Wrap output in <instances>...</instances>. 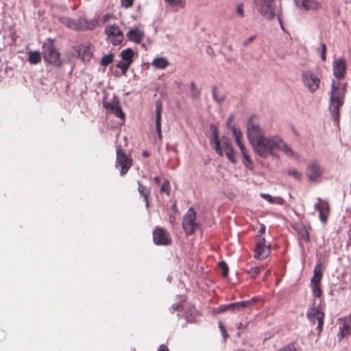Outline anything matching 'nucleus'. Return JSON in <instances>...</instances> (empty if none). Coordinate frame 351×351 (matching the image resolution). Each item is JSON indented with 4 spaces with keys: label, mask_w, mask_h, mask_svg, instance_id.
Here are the masks:
<instances>
[{
    "label": "nucleus",
    "mask_w": 351,
    "mask_h": 351,
    "mask_svg": "<svg viewBox=\"0 0 351 351\" xmlns=\"http://www.w3.org/2000/svg\"><path fill=\"white\" fill-rule=\"evenodd\" d=\"M256 10L266 19L275 18V4L274 0H255Z\"/></svg>",
    "instance_id": "4"
},
{
    "label": "nucleus",
    "mask_w": 351,
    "mask_h": 351,
    "mask_svg": "<svg viewBox=\"0 0 351 351\" xmlns=\"http://www.w3.org/2000/svg\"><path fill=\"white\" fill-rule=\"evenodd\" d=\"M130 64V62L121 60L117 63V66L121 70L123 75H125Z\"/></svg>",
    "instance_id": "32"
},
{
    "label": "nucleus",
    "mask_w": 351,
    "mask_h": 351,
    "mask_svg": "<svg viewBox=\"0 0 351 351\" xmlns=\"http://www.w3.org/2000/svg\"><path fill=\"white\" fill-rule=\"evenodd\" d=\"M165 3L175 11L185 7L186 0H165Z\"/></svg>",
    "instance_id": "27"
},
{
    "label": "nucleus",
    "mask_w": 351,
    "mask_h": 351,
    "mask_svg": "<svg viewBox=\"0 0 351 351\" xmlns=\"http://www.w3.org/2000/svg\"><path fill=\"white\" fill-rule=\"evenodd\" d=\"M333 75L337 78L341 79L344 77L346 71V62L343 58L335 60L332 64Z\"/></svg>",
    "instance_id": "16"
},
{
    "label": "nucleus",
    "mask_w": 351,
    "mask_h": 351,
    "mask_svg": "<svg viewBox=\"0 0 351 351\" xmlns=\"http://www.w3.org/2000/svg\"><path fill=\"white\" fill-rule=\"evenodd\" d=\"M295 2L298 8L305 10H314L320 7L319 3L314 0H295Z\"/></svg>",
    "instance_id": "23"
},
{
    "label": "nucleus",
    "mask_w": 351,
    "mask_h": 351,
    "mask_svg": "<svg viewBox=\"0 0 351 351\" xmlns=\"http://www.w3.org/2000/svg\"><path fill=\"white\" fill-rule=\"evenodd\" d=\"M213 99L217 101V102H221L222 101L223 99H224V97L223 95H220V96H218L217 93V90H216V88H214L213 89Z\"/></svg>",
    "instance_id": "40"
},
{
    "label": "nucleus",
    "mask_w": 351,
    "mask_h": 351,
    "mask_svg": "<svg viewBox=\"0 0 351 351\" xmlns=\"http://www.w3.org/2000/svg\"><path fill=\"white\" fill-rule=\"evenodd\" d=\"M287 173H288V175L289 176L293 177L294 179H295L297 180H300L302 179V173L299 172V171H298L295 169H290L288 171Z\"/></svg>",
    "instance_id": "35"
},
{
    "label": "nucleus",
    "mask_w": 351,
    "mask_h": 351,
    "mask_svg": "<svg viewBox=\"0 0 351 351\" xmlns=\"http://www.w3.org/2000/svg\"><path fill=\"white\" fill-rule=\"evenodd\" d=\"M158 351H169V350L165 346L161 345L160 346V348H158Z\"/></svg>",
    "instance_id": "50"
},
{
    "label": "nucleus",
    "mask_w": 351,
    "mask_h": 351,
    "mask_svg": "<svg viewBox=\"0 0 351 351\" xmlns=\"http://www.w3.org/2000/svg\"><path fill=\"white\" fill-rule=\"evenodd\" d=\"M28 60L32 64H38L41 60V55L38 51H30L29 52Z\"/></svg>",
    "instance_id": "30"
},
{
    "label": "nucleus",
    "mask_w": 351,
    "mask_h": 351,
    "mask_svg": "<svg viewBox=\"0 0 351 351\" xmlns=\"http://www.w3.org/2000/svg\"><path fill=\"white\" fill-rule=\"evenodd\" d=\"M346 319H347V321L351 326V315L350 316H348V317H346Z\"/></svg>",
    "instance_id": "52"
},
{
    "label": "nucleus",
    "mask_w": 351,
    "mask_h": 351,
    "mask_svg": "<svg viewBox=\"0 0 351 351\" xmlns=\"http://www.w3.org/2000/svg\"><path fill=\"white\" fill-rule=\"evenodd\" d=\"M153 239L157 245H168L171 241L167 232L161 228H158L154 231Z\"/></svg>",
    "instance_id": "14"
},
{
    "label": "nucleus",
    "mask_w": 351,
    "mask_h": 351,
    "mask_svg": "<svg viewBox=\"0 0 351 351\" xmlns=\"http://www.w3.org/2000/svg\"><path fill=\"white\" fill-rule=\"evenodd\" d=\"M245 328V326H243V324H242V323H239V324H237V328H238V329H242V328Z\"/></svg>",
    "instance_id": "51"
},
{
    "label": "nucleus",
    "mask_w": 351,
    "mask_h": 351,
    "mask_svg": "<svg viewBox=\"0 0 351 351\" xmlns=\"http://www.w3.org/2000/svg\"><path fill=\"white\" fill-rule=\"evenodd\" d=\"M219 266L221 268V269L222 270L223 276L226 277L228 276V269L226 264L224 262L221 261V262L219 263Z\"/></svg>",
    "instance_id": "38"
},
{
    "label": "nucleus",
    "mask_w": 351,
    "mask_h": 351,
    "mask_svg": "<svg viewBox=\"0 0 351 351\" xmlns=\"http://www.w3.org/2000/svg\"><path fill=\"white\" fill-rule=\"evenodd\" d=\"M143 156H147V154L145 152H143Z\"/></svg>",
    "instance_id": "55"
},
{
    "label": "nucleus",
    "mask_w": 351,
    "mask_h": 351,
    "mask_svg": "<svg viewBox=\"0 0 351 351\" xmlns=\"http://www.w3.org/2000/svg\"><path fill=\"white\" fill-rule=\"evenodd\" d=\"M321 53V57L322 60H326V46L324 43H320V47L317 49Z\"/></svg>",
    "instance_id": "37"
},
{
    "label": "nucleus",
    "mask_w": 351,
    "mask_h": 351,
    "mask_svg": "<svg viewBox=\"0 0 351 351\" xmlns=\"http://www.w3.org/2000/svg\"><path fill=\"white\" fill-rule=\"evenodd\" d=\"M211 128L213 130L211 138L212 147L219 155L222 156L223 154H225L227 158L232 163H234L236 160L230 140L226 137H223L219 140L217 128L213 126H211Z\"/></svg>",
    "instance_id": "3"
},
{
    "label": "nucleus",
    "mask_w": 351,
    "mask_h": 351,
    "mask_svg": "<svg viewBox=\"0 0 351 351\" xmlns=\"http://www.w3.org/2000/svg\"><path fill=\"white\" fill-rule=\"evenodd\" d=\"M106 33L114 45H119L123 39V34L116 25H108L106 28Z\"/></svg>",
    "instance_id": "9"
},
{
    "label": "nucleus",
    "mask_w": 351,
    "mask_h": 351,
    "mask_svg": "<svg viewBox=\"0 0 351 351\" xmlns=\"http://www.w3.org/2000/svg\"><path fill=\"white\" fill-rule=\"evenodd\" d=\"M93 49V47L90 44L86 43L79 46L77 51L78 56L84 62H88L92 57Z\"/></svg>",
    "instance_id": "19"
},
{
    "label": "nucleus",
    "mask_w": 351,
    "mask_h": 351,
    "mask_svg": "<svg viewBox=\"0 0 351 351\" xmlns=\"http://www.w3.org/2000/svg\"><path fill=\"white\" fill-rule=\"evenodd\" d=\"M247 136L254 152L262 158L275 156V151L281 152L288 158H296L297 153L278 134L266 135L254 118L247 124Z\"/></svg>",
    "instance_id": "1"
},
{
    "label": "nucleus",
    "mask_w": 351,
    "mask_h": 351,
    "mask_svg": "<svg viewBox=\"0 0 351 351\" xmlns=\"http://www.w3.org/2000/svg\"><path fill=\"white\" fill-rule=\"evenodd\" d=\"M293 228L301 239L306 242L309 241V233L306 226L303 223H296L294 225Z\"/></svg>",
    "instance_id": "24"
},
{
    "label": "nucleus",
    "mask_w": 351,
    "mask_h": 351,
    "mask_svg": "<svg viewBox=\"0 0 351 351\" xmlns=\"http://www.w3.org/2000/svg\"><path fill=\"white\" fill-rule=\"evenodd\" d=\"M307 317L312 321H318L319 319H324V313L317 308H311L308 311Z\"/></svg>",
    "instance_id": "26"
},
{
    "label": "nucleus",
    "mask_w": 351,
    "mask_h": 351,
    "mask_svg": "<svg viewBox=\"0 0 351 351\" xmlns=\"http://www.w3.org/2000/svg\"><path fill=\"white\" fill-rule=\"evenodd\" d=\"M270 254V245L266 244L265 238L256 243L254 257L257 259H263Z\"/></svg>",
    "instance_id": "13"
},
{
    "label": "nucleus",
    "mask_w": 351,
    "mask_h": 351,
    "mask_svg": "<svg viewBox=\"0 0 351 351\" xmlns=\"http://www.w3.org/2000/svg\"><path fill=\"white\" fill-rule=\"evenodd\" d=\"M219 324V328L221 330V335L223 337V339H226V338L228 337V332H226V329H225V327L223 325L222 322H219L218 323Z\"/></svg>",
    "instance_id": "41"
},
{
    "label": "nucleus",
    "mask_w": 351,
    "mask_h": 351,
    "mask_svg": "<svg viewBox=\"0 0 351 351\" xmlns=\"http://www.w3.org/2000/svg\"><path fill=\"white\" fill-rule=\"evenodd\" d=\"M44 60L53 64H60V53L53 46L51 40L49 39L43 44Z\"/></svg>",
    "instance_id": "6"
},
{
    "label": "nucleus",
    "mask_w": 351,
    "mask_h": 351,
    "mask_svg": "<svg viewBox=\"0 0 351 351\" xmlns=\"http://www.w3.org/2000/svg\"><path fill=\"white\" fill-rule=\"evenodd\" d=\"M236 12L240 16H243V7L242 5H238L237 7Z\"/></svg>",
    "instance_id": "46"
},
{
    "label": "nucleus",
    "mask_w": 351,
    "mask_h": 351,
    "mask_svg": "<svg viewBox=\"0 0 351 351\" xmlns=\"http://www.w3.org/2000/svg\"><path fill=\"white\" fill-rule=\"evenodd\" d=\"M121 1L123 7L128 8L132 5L134 0H121Z\"/></svg>",
    "instance_id": "43"
},
{
    "label": "nucleus",
    "mask_w": 351,
    "mask_h": 351,
    "mask_svg": "<svg viewBox=\"0 0 351 351\" xmlns=\"http://www.w3.org/2000/svg\"><path fill=\"white\" fill-rule=\"evenodd\" d=\"M302 80L304 86L312 93H315L319 87L320 79L311 71L303 72Z\"/></svg>",
    "instance_id": "8"
},
{
    "label": "nucleus",
    "mask_w": 351,
    "mask_h": 351,
    "mask_svg": "<svg viewBox=\"0 0 351 351\" xmlns=\"http://www.w3.org/2000/svg\"><path fill=\"white\" fill-rule=\"evenodd\" d=\"M104 106L106 110L113 113L117 117H119L123 120L124 119L125 114L119 106V101L117 99H113L111 102H104Z\"/></svg>",
    "instance_id": "17"
},
{
    "label": "nucleus",
    "mask_w": 351,
    "mask_h": 351,
    "mask_svg": "<svg viewBox=\"0 0 351 351\" xmlns=\"http://www.w3.org/2000/svg\"><path fill=\"white\" fill-rule=\"evenodd\" d=\"M169 64V61L163 57L156 58L152 61V65L158 69H165Z\"/></svg>",
    "instance_id": "28"
},
{
    "label": "nucleus",
    "mask_w": 351,
    "mask_h": 351,
    "mask_svg": "<svg viewBox=\"0 0 351 351\" xmlns=\"http://www.w3.org/2000/svg\"><path fill=\"white\" fill-rule=\"evenodd\" d=\"M196 220V212L191 207L184 215L182 227L186 234H192L197 228L198 223Z\"/></svg>",
    "instance_id": "7"
},
{
    "label": "nucleus",
    "mask_w": 351,
    "mask_h": 351,
    "mask_svg": "<svg viewBox=\"0 0 351 351\" xmlns=\"http://www.w3.org/2000/svg\"><path fill=\"white\" fill-rule=\"evenodd\" d=\"M121 56L122 58V60L130 62V63L132 64V58L134 56V52L132 49L128 48L126 49L123 50L121 52Z\"/></svg>",
    "instance_id": "29"
},
{
    "label": "nucleus",
    "mask_w": 351,
    "mask_h": 351,
    "mask_svg": "<svg viewBox=\"0 0 351 351\" xmlns=\"http://www.w3.org/2000/svg\"><path fill=\"white\" fill-rule=\"evenodd\" d=\"M322 174V170L317 162H312L308 165L306 175L310 181H316Z\"/></svg>",
    "instance_id": "15"
},
{
    "label": "nucleus",
    "mask_w": 351,
    "mask_h": 351,
    "mask_svg": "<svg viewBox=\"0 0 351 351\" xmlns=\"http://www.w3.org/2000/svg\"><path fill=\"white\" fill-rule=\"evenodd\" d=\"M346 87L339 81L332 80L329 93V110L335 121L339 119V108L344 103Z\"/></svg>",
    "instance_id": "2"
},
{
    "label": "nucleus",
    "mask_w": 351,
    "mask_h": 351,
    "mask_svg": "<svg viewBox=\"0 0 351 351\" xmlns=\"http://www.w3.org/2000/svg\"><path fill=\"white\" fill-rule=\"evenodd\" d=\"M265 230H266V228L265 226V225L263 224H261V228L258 232V234H257V237H259L260 240L261 239L262 237V235L265 232Z\"/></svg>",
    "instance_id": "44"
},
{
    "label": "nucleus",
    "mask_w": 351,
    "mask_h": 351,
    "mask_svg": "<svg viewBox=\"0 0 351 351\" xmlns=\"http://www.w3.org/2000/svg\"><path fill=\"white\" fill-rule=\"evenodd\" d=\"M160 191L167 193V195L169 194V182L168 180H165L160 188Z\"/></svg>",
    "instance_id": "39"
},
{
    "label": "nucleus",
    "mask_w": 351,
    "mask_h": 351,
    "mask_svg": "<svg viewBox=\"0 0 351 351\" xmlns=\"http://www.w3.org/2000/svg\"><path fill=\"white\" fill-rule=\"evenodd\" d=\"M154 180L158 183L159 182V178L158 177H155L154 178Z\"/></svg>",
    "instance_id": "54"
},
{
    "label": "nucleus",
    "mask_w": 351,
    "mask_h": 351,
    "mask_svg": "<svg viewBox=\"0 0 351 351\" xmlns=\"http://www.w3.org/2000/svg\"><path fill=\"white\" fill-rule=\"evenodd\" d=\"M351 335V326L345 318L339 319V332L337 333L338 340L341 341L345 337Z\"/></svg>",
    "instance_id": "20"
},
{
    "label": "nucleus",
    "mask_w": 351,
    "mask_h": 351,
    "mask_svg": "<svg viewBox=\"0 0 351 351\" xmlns=\"http://www.w3.org/2000/svg\"><path fill=\"white\" fill-rule=\"evenodd\" d=\"M231 130L232 131V134L235 138L236 143L239 147L241 153L243 155L244 158L250 162V157L247 154L246 149L244 145L241 141V138L242 137V133L240 130L236 128L235 127H231Z\"/></svg>",
    "instance_id": "21"
},
{
    "label": "nucleus",
    "mask_w": 351,
    "mask_h": 351,
    "mask_svg": "<svg viewBox=\"0 0 351 351\" xmlns=\"http://www.w3.org/2000/svg\"><path fill=\"white\" fill-rule=\"evenodd\" d=\"M131 165V160L125 153L121 149H118L117 151V167H121V174H125L130 168Z\"/></svg>",
    "instance_id": "12"
},
{
    "label": "nucleus",
    "mask_w": 351,
    "mask_h": 351,
    "mask_svg": "<svg viewBox=\"0 0 351 351\" xmlns=\"http://www.w3.org/2000/svg\"><path fill=\"white\" fill-rule=\"evenodd\" d=\"M300 348L297 347L294 343H291L282 347L278 351H300Z\"/></svg>",
    "instance_id": "34"
},
{
    "label": "nucleus",
    "mask_w": 351,
    "mask_h": 351,
    "mask_svg": "<svg viewBox=\"0 0 351 351\" xmlns=\"http://www.w3.org/2000/svg\"><path fill=\"white\" fill-rule=\"evenodd\" d=\"M316 210L319 212V219L323 223H326L330 213V206L327 201L319 198L317 203L314 206Z\"/></svg>",
    "instance_id": "10"
},
{
    "label": "nucleus",
    "mask_w": 351,
    "mask_h": 351,
    "mask_svg": "<svg viewBox=\"0 0 351 351\" xmlns=\"http://www.w3.org/2000/svg\"><path fill=\"white\" fill-rule=\"evenodd\" d=\"M251 304V301H243V302H239L235 303H232L229 304H224L220 306L217 309V313H222L226 311H236V310H240L242 308H245L250 306Z\"/></svg>",
    "instance_id": "18"
},
{
    "label": "nucleus",
    "mask_w": 351,
    "mask_h": 351,
    "mask_svg": "<svg viewBox=\"0 0 351 351\" xmlns=\"http://www.w3.org/2000/svg\"><path fill=\"white\" fill-rule=\"evenodd\" d=\"M191 95L193 98H196L199 95V90L195 87V84L193 83L191 85Z\"/></svg>",
    "instance_id": "42"
},
{
    "label": "nucleus",
    "mask_w": 351,
    "mask_h": 351,
    "mask_svg": "<svg viewBox=\"0 0 351 351\" xmlns=\"http://www.w3.org/2000/svg\"><path fill=\"white\" fill-rule=\"evenodd\" d=\"M260 269H261L260 267H255L252 268L250 272L252 276L255 277L260 273Z\"/></svg>",
    "instance_id": "45"
},
{
    "label": "nucleus",
    "mask_w": 351,
    "mask_h": 351,
    "mask_svg": "<svg viewBox=\"0 0 351 351\" xmlns=\"http://www.w3.org/2000/svg\"><path fill=\"white\" fill-rule=\"evenodd\" d=\"M323 324H324V319H319L317 327V329L319 330V332L322 331V328H323Z\"/></svg>",
    "instance_id": "48"
},
{
    "label": "nucleus",
    "mask_w": 351,
    "mask_h": 351,
    "mask_svg": "<svg viewBox=\"0 0 351 351\" xmlns=\"http://www.w3.org/2000/svg\"><path fill=\"white\" fill-rule=\"evenodd\" d=\"M269 274H270V270H267V271H266V273H265V277H264V278H266V276H267V275H269Z\"/></svg>",
    "instance_id": "53"
},
{
    "label": "nucleus",
    "mask_w": 351,
    "mask_h": 351,
    "mask_svg": "<svg viewBox=\"0 0 351 351\" xmlns=\"http://www.w3.org/2000/svg\"><path fill=\"white\" fill-rule=\"evenodd\" d=\"M173 220H174V219H173V218L172 219H170L171 223H173Z\"/></svg>",
    "instance_id": "56"
},
{
    "label": "nucleus",
    "mask_w": 351,
    "mask_h": 351,
    "mask_svg": "<svg viewBox=\"0 0 351 351\" xmlns=\"http://www.w3.org/2000/svg\"><path fill=\"white\" fill-rule=\"evenodd\" d=\"M162 110V105L160 101H157L156 102V130L157 132L158 136L160 138H162V132H161V113Z\"/></svg>",
    "instance_id": "22"
},
{
    "label": "nucleus",
    "mask_w": 351,
    "mask_h": 351,
    "mask_svg": "<svg viewBox=\"0 0 351 351\" xmlns=\"http://www.w3.org/2000/svg\"><path fill=\"white\" fill-rule=\"evenodd\" d=\"M261 196L270 203H280L282 201L281 198L276 197H273L272 196L267 193H261Z\"/></svg>",
    "instance_id": "33"
},
{
    "label": "nucleus",
    "mask_w": 351,
    "mask_h": 351,
    "mask_svg": "<svg viewBox=\"0 0 351 351\" xmlns=\"http://www.w3.org/2000/svg\"><path fill=\"white\" fill-rule=\"evenodd\" d=\"M255 38H256V36H252L250 37L249 38H247L246 40H245L243 43V45L244 47H246L249 43H252L254 40Z\"/></svg>",
    "instance_id": "47"
},
{
    "label": "nucleus",
    "mask_w": 351,
    "mask_h": 351,
    "mask_svg": "<svg viewBox=\"0 0 351 351\" xmlns=\"http://www.w3.org/2000/svg\"><path fill=\"white\" fill-rule=\"evenodd\" d=\"M127 36L128 39L134 43H140L144 36V34L138 28H134L128 32Z\"/></svg>",
    "instance_id": "25"
},
{
    "label": "nucleus",
    "mask_w": 351,
    "mask_h": 351,
    "mask_svg": "<svg viewBox=\"0 0 351 351\" xmlns=\"http://www.w3.org/2000/svg\"><path fill=\"white\" fill-rule=\"evenodd\" d=\"M60 21L62 24L73 29H81L82 28L91 29L93 27V24L85 25L86 21L84 19L79 20L77 22L67 17L62 16L60 18Z\"/></svg>",
    "instance_id": "11"
},
{
    "label": "nucleus",
    "mask_w": 351,
    "mask_h": 351,
    "mask_svg": "<svg viewBox=\"0 0 351 351\" xmlns=\"http://www.w3.org/2000/svg\"><path fill=\"white\" fill-rule=\"evenodd\" d=\"M232 120H233V117H232V115H231V116L229 117V119H228V120L227 121V122H226V125H227V127H228L229 129H230V130H231V127H234L233 125H231Z\"/></svg>",
    "instance_id": "49"
},
{
    "label": "nucleus",
    "mask_w": 351,
    "mask_h": 351,
    "mask_svg": "<svg viewBox=\"0 0 351 351\" xmlns=\"http://www.w3.org/2000/svg\"><path fill=\"white\" fill-rule=\"evenodd\" d=\"M138 191L139 193L143 197V199L145 202V206L146 207L149 206V202H148V196H149V191L147 190L146 187L142 185L140 182H138Z\"/></svg>",
    "instance_id": "31"
},
{
    "label": "nucleus",
    "mask_w": 351,
    "mask_h": 351,
    "mask_svg": "<svg viewBox=\"0 0 351 351\" xmlns=\"http://www.w3.org/2000/svg\"><path fill=\"white\" fill-rule=\"evenodd\" d=\"M112 60H113V56L112 54L106 55L102 58V59L101 60V64L103 66H107L112 62Z\"/></svg>",
    "instance_id": "36"
},
{
    "label": "nucleus",
    "mask_w": 351,
    "mask_h": 351,
    "mask_svg": "<svg viewBox=\"0 0 351 351\" xmlns=\"http://www.w3.org/2000/svg\"><path fill=\"white\" fill-rule=\"evenodd\" d=\"M323 270L320 264H317L313 269V276L311 279L310 287L312 293L315 298H320L322 295L321 280L322 279Z\"/></svg>",
    "instance_id": "5"
}]
</instances>
